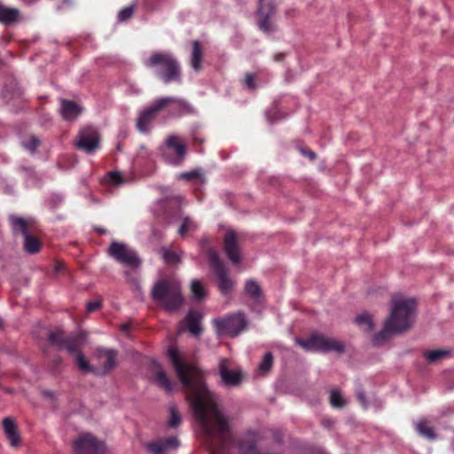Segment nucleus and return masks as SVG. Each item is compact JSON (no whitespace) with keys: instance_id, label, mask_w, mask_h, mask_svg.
<instances>
[{"instance_id":"4","label":"nucleus","mask_w":454,"mask_h":454,"mask_svg":"<svg viewBox=\"0 0 454 454\" xmlns=\"http://www.w3.org/2000/svg\"><path fill=\"white\" fill-rule=\"evenodd\" d=\"M296 344L301 347L306 351L313 352H337L342 353L344 351V344L329 336L315 333L310 335L308 339H296Z\"/></svg>"},{"instance_id":"44","label":"nucleus","mask_w":454,"mask_h":454,"mask_svg":"<svg viewBox=\"0 0 454 454\" xmlns=\"http://www.w3.org/2000/svg\"><path fill=\"white\" fill-rule=\"evenodd\" d=\"M101 307V302L99 301H90L87 304V311L93 312L98 309Z\"/></svg>"},{"instance_id":"38","label":"nucleus","mask_w":454,"mask_h":454,"mask_svg":"<svg viewBox=\"0 0 454 454\" xmlns=\"http://www.w3.org/2000/svg\"><path fill=\"white\" fill-rule=\"evenodd\" d=\"M49 340L52 344L57 345L60 348L67 338H64L62 331H57L49 333Z\"/></svg>"},{"instance_id":"40","label":"nucleus","mask_w":454,"mask_h":454,"mask_svg":"<svg viewBox=\"0 0 454 454\" xmlns=\"http://www.w3.org/2000/svg\"><path fill=\"white\" fill-rule=\"evenodd\" d=\"M133 12H134L133 5H129V6H127L125 8L121 9L118 13V20L120 21H126L132 16Z\"/></svg>"},{"instance_id":"11","label":"nucleus","mask_w":454,"mask_h":454,"mask_svg":"<svg viewBox=\"0 0 454 454\" xmlns=\"http://www.w3.org/2000/svg\"><path fill=\"white\" fill-rule=\"evenodd\" d=\"M208 260L211 268L215 272L219 281V289L220 291L227 294L233 286L232 280L228 277L227 271L221 262L218 254L215 250H210L208 253Z\"/></svg>"},{"instance_id":"25","label":"nucleus","mask_w":454,"mask_h":454,"mask_svg":"<svg viewBox=\"0 0 454 454\" xmlns=\"http://www.w3.org/2000/svg\"><path fill=\"white\" fill-rule=\"evenodd\" d=\"M415 428L418 434L428 440L436 439V434L434 429L429 427L428 422L426 419H420L415 423Z\"/></svg>"},{"instance_id":"39","label":"nucleus","mask_w":454,"mask_h":454,"mask_svg":"<svg viewBox=\"0 0 454 454\" xmlns=\"http://www.w3.org/2000/svg\"><path fill=\"white\" fill-rule=\"evenodd\" d=\"M231 361L228 358H221L218 364V373L220 377L223 376V372H230L232 371Z\"/></svg>"},{"instance_id":"17","label":"nucleus","mask_w":454,"mask_h":454,"mask_svg":"<svg viewBox=\"0 0 454 454\" xmlns=\"http://www.w3.org/2000/svg\"><path fill=\"white\" fill-rule=\"evenodd\" d=\"M161 111L157 107V100H155L148 108L142 112L137 119V129L140 132L146 133L150 129V124L155 115Z\"/></svg>"},{"instance_id":"16","label":"nucleus","mask_w":454,"mask_h":454,"mask_svg":"<svg viewBox=\"0 0 454 454\" xmlns=\"http://www.w3.org/2000/svg\"><path fill=\"white\" fill-rule=\"evenodd\" d=\"M224 252L232 263L238 264L240 262L241 257L238 248V239L233 231H229L225 234Z\"/></svg>"},{"instance_id":"49","label":"nucleus","mask_w":454,"mask_h":454,"mask_svg":"<svg viewBox=\"0 0 454 454\" xmlns=\"http://www.w3.org/2000/svg\"><path fill=\"white\" fill-rule=\"evenodd\" d=\"M128 328H129V326L127 325H122L123 331H125V332L128 331Z\"/></svg>"},{"instance_id":"41","label":"nucleus","mask_w":454,"mask_h":454,"mask_svg":"<svg viewBox=\"0 0 454 454\" xmlns=\"http://www.w3.org/2000/svg\"><path fill=\"white\" fill-rule=\"evenodd\" d=\"M199 175L200 174H199L198 171L192 170V171H190V172H184V173L179 174L178 178L179 179L187 180V181H191V180H193L195 178H198Z\"/></svg>"},{"instance_id":"42","label":"nucleus","mask_w":454,"mask_h":454,"mask_svg":"<svg viewBox=\"0 0 454 454\" xmlns=\"http://www.w3.org/2000/svg\"><path fill=\"white\" fill-rule=\"evenodd\" d=\"M110 184H119L121 183V177L120 173L118 172H111L109 174V180Z\"/></svg>"},{"instance_id":"2","label":"nucleus","mask_w":454,"mask_h":454,"mask_svg":"<svg viewBox=\"0 0 454 454\" xmlns=\"http://www.w3.org/2000/svg\"><path fill=\"white\" fill-rule=\"evenodd\" d=\"M152 298L167 312L178 310L184 301L179 280L173 277L158 280L152 289Z\"/></svg>"},{"instance_id":"33","label":"nucleus","mask_w":454,"mask_h":454,"mask_svg":"<svg viewBox=\"0 0 454 454\" xmlns=\"http://www.w3.org/2000/svg\"><path fill=\"white\" fill-rule=\"evenodd\" d=\"M75 357V363L77 366L83 372H92L95 373V368L90 366V363L85 358L82 352H77Z\"/></svg>"},{"instance_id":"36","label":"nucleus","mask_w":454,"mask_h":454,"mask_svg":"<svg viewBox=\"0 0 454 454\" xmlns=\"http://www.w3.org/2000/svg\"><path fill=\"white\" fill-rule=\"evenodd\" d=\"M330 402L331 404L336 408H341L345 404V401L343 400L340 391L337 389H333L331 391Z\"/></svg>"},{"instance_id":"31","label":"nucleus","mask_w":454,"mask_h":454,"mask_svg":"<svg viewBox=\"0 0 454 454\" xmlns=\"http://www.w3.org/2000/svg\"><path fill=\"white\" fill-rule=\"evenodd\" d=\"M21 145L27 151L35 153L41 145V142L35 135H29L22 140Z\"/></svg>"},{"instance_id":"50","label":"nucleus","mask_w":454,"mask_h":454,"mask_svg":"<svg viewBox=\"0 0 454 454\" xmlns=\"http://www.w3.org/2000/svg\"><path fill=\"white\" fill-rule=\"evenodd\" d=\"M266 116H267V118L269 119V121H270V122H272V121H273V120L270 117L269 113H267V114H266Z\"/></svg>"},{"instance_id":"22","label":"nucleus","mask_w":454,"mask_h":454,"mask_svg":"<svg viewBox=\"0 0 454 454\" xmlns=\"http://www.w3.org/2000/svg\"><path fill=\"white\" fill-rule=\"evenodd\" d=\"M221 381L224 386L236 387L242 382V373L240 369H233L230 372H223Z\"/></svg>"},{"instance_id":"6","label":"nucleus","mask_w":454,"mask_h":454,"mask_svg":"<svg viewBox=\"0 0 454 454\" xmlns=\"http://www.w3.org/2000/svg\"><path fill=\"white\" fill-rule=\"evenodd\" d=\"M9 219L12 232L15 235H17L18 233L23 235L24 248L26 252L29 254L37 253L40 250L41 245L39 240L35 237L29 234L32 221L26 220L22 217H18L15 215H11Z\"/></svg>"},{"instance_id":"13","label":"nucleus","mask_w":454,"mask_h":454,"mask_svg":"<svg viewBox=\"0 0 454 454\" xmlns=\"http://www.w3.org/2000/svg\"><path fill=\"white\" fill-rule=\"evenodd\" d=\"M76 147L86 153H93L99 147V135L96 129L88 127L82 129L75 142Z\"/></svg>"},{"instance_id":"5","label":"nucleus","mask_w":454,"mask_h":454,"mask_svg":"<svg viewBox=\"0 0 454 454\" xmlns=\"http://www.w3.org/2000/svg\"><path fill=\"white\" fill-rule=\"evenodd\" d=\"M159 151L164 161L172 166H180L186 155L185 143L176 135H168L160 145Z\"/></svg>"},{"instance_id":"3","label":"nucleus","mask_w":454,"mask_h":454,"mask_svg":"<svg viewBox=\"0 0 454 454\" xmlns=\"http://www.w3.org/2000/svg\"><path fill=\"white\" fill-rule=\"evenodd\" d=\"M144 64L146 67L153 68L154 74L165 83L181 82L180 65L169 52H154Z\"/></svg>"},{"instance_id":"45","label":"nucleus","mask_w":454,"mask_h":454,"mask_svg":"<svg viewBox=\"0 0 454 454\" xmlns=\"http://www.w3.org/2000/svg\"><path fill=\"white\" fill-rule=\"evenodd\" d=\"M301 153L305 156H308L310 160L316 159V153L312 151L301 150Z\"/></svg>"},{"instance_id":"1","label":"nucleus","mask_w":454,"mask_h":454,"mask_svg":"<svg viewBox=\"0 0 454 454\" xmlns=\"http://www.w3.org/2000/svg\"><path fill=\"white\" fill-rule=\"evenodd\" d=\"M417 301L414 298L395 295L392 298L390 315L384 323L383 329L372 339L376 346L382 345L389 335L402 333L414 323Z\"/></svg>"},{"instance_id":"10","label":"nucleus","mask_w":454,"mask_h":454,"mask_svg":"<svg viewBox=\"0 0 454 454\" xmlns=\"http://www.w3.org/2000/svg\"><path fill=\"white\" fill-rule=\"evenodd\" d=\"M117 351L113 348H98L95 356L98 367H95V374L104 376L113 371L117 365Z\"/></svg>"},{"instance_id":"12","label":"nucleus","mask_w":454,"mask_h":454,"mask_svg":"<svg viewBox=\"0 0 454 454\" xmlns=\"http://www.w3.org/2000/svg\"><path fill=\"white\" fill-rule=\"evenodd\" d=\"M157 100V107L167 110L171 115H183L192 112L191 105L184 99L176 97H162Z\"/></svg>"},{"instance_id":"29","label":"nucleus","mask_w":454,"mask_h":454,"mask_svg":"<svg viewBox=\"0 0 454 454\" xmlns=\"http://www.w3.org/2000/svg\"><path fill=\"white\" fill-rule=\"evenodd\" d=\"M191 291L195 300H202L206 297L207 292L202 283L198 279H193L191 283Z\"/></svg>"},{"instance_id":"37","label":"nucleus","mask_w":454,"mask_h":454,"mask_svg":"<svg viewBox=\"0 0 454 454\" xmlns=\"http://www.w3.org/2000/svg\"><path fill=\"white\" fill-rule=\"evenodd\" d=\"M273 356L271 353L268 352L263 356L262 362L259 364V370L262 372H267L272 366Z\"/></svg>"},{"instance_id":"43","label":"nucleus","mask_w":454,"mask_h":454,"mask_svg":"<svg viewBox=\"0 0 454 454\" xmlns=\"http://www.w3.org/2000/svg\"><path fill=\"white\" fill-rule=\"evenodd\" d=\"M254 78L253 76V74H247L245 77V84L246 86L248 88V89H254L255 88V84H254Z\"/></svg>"},{"instance_id":"47","label":"nucleus","mask_w":454,"mask_h":454,"mask_svg":"<svg viewBox=\"0 0 454 454\" xmlns=\"http://www.w3.org/2000/svg\"><path fill=\"white\" fill-rule=\"evenodd\" d=\"M43 395L48 397L53 396V393L51 391H43Z\"/></svg>"},{"instance_id":"30","label":"nucleus","mask_w":454,"mask_h":454,"mask_svg":"<svg viewBox=\"0 0 454 454\" xmlns=\"http://www.w3.org/2000/svg\"><path fill=\"white\" fill-rule=\"evenodd\" d=\"M160 254L166 263L175 265L180 262V255L168 248H162Z\"/></svg>"},{"instance_id":"34","label":"nucleus","mask_w":454,"mask_h":454,"mask_svg":"<svg viewBox=\"0 0 454 454\" xmlns=\"http://www.w3.org/2000/svg\"><path fill=\"white\" fill-rule=\"evenodd\" d=\"M168 411L169 419L168 420V425L169 427L176 428L181 424V416L176 406H170Z\"/></svg>"},{"instance_id":"18","label":"nucleus","mask_w":454,"mask_h":454,"mask_svg":"<svg viewBox=\"0 0 454 454\" xmlns=\"http://www.w3.org/2000/svg\"><path fill=\"white\" fill-rule=\"evenodd\" d=\"M3 428L10 444L12 447H18L20 444V436L15 421L10 417L4 418L3 419Z\"/></svg>"},{"instance_id":"23","label":"nucleus","mask_w":454,"mask_h":454,"mask_svg":"<svg viewBox=\"0 0 454 454\" xmlns=\"http://www.w3.org/2000/svg\"><path fill=\"white\" fill-rule=\"evenodd\" d=\"M245 294L253 299L254 301L259 302L262 298V289L259 284L253 280L249 279L246 282L245 285Z\"/></svg>"},{"instance_id":"9","label":"nucleus","mask_w":454,"mask_h":454,"mask_svg":"<svg viewBox=\"0 0 454 454\" xmlns=\"http://www.w3.org/2000/svg\"><path fill=\"white\" fill-rule=\"evenodd\" d=\"M74 454H104L106 445L93 434L83 433L74 442Z\"/></svg>"},{"instance_id":"15","label":"nucleus","mask_w":454,"mask_h":454,"mask_svg":"<svg viewBox=\"0 0 454 454\" xmlns=\"http://www.w3.org/2000/svg\"><path fill=\"white\" fill-rule=\"evenodd\" d=\"M274 14V6L267 0H259L258 15L260 17L259 27L265 33L273 31V25L270 18Z\"/></svg>"},{"instance_id":"7","label":"nucleus","mask_w":454,"mask_h":454,"mask_svg":"<svg viewBox=\"0 0 454 454\" xmlns=\"http://www.w3.org/2000/svg\"><path fill=\"white\" fill-rule=\"evenodd\" d=\"M108 254L115 261L126 267L137 268L141 263L137 253L131 247L121 242H112L108 248Z\"/></svg>"},{"instance_id":"26","label":"nucleus","mask_w":454,"mask_h":454,"mask_svg":"<svg viewBox=\"0 0 454 454\" xmlns=\"http://www.w3.org/2000/svg\"><path fill=\"white\" fill-rule=\"evenodd\" d=\"M18 15L19 11L17 9L0 6V22L11 24L17 20Z\"/></svg>"},{"instance_id":"27","label":"nucleus","mask_w":454,"mask_h":454,"mask_svg":"<svg viewBox=\"0 0 454 454\" xmlns=\"http://www.w3.org/2000/svg\"><path fill=\"white\" fill-rule=\"evenodd\" d=\"M450 356V351L447 349H434L427 350L425 352V357L427 362L431 364H436L442 359L448 357Z\"/></svg>"},{"instance_id":"8","label":"nucleus","mask_w":454,"mask_h":454,"mask_svg":"<svg viewBox=\"0 0 454 454\" xmlns=\"http://www.w3.org/2000/svg\"><path fill=\"white\" fill-rule=\"evenodd\" d=\"M216 331L220 334H227L231 337H236L246 328L247 322L244 314L237 313L230 315L224 318L215 319L214 321Z\"/></svg>"},{"instance_id":"21","label":"nucleus","mask_w":454,"mask_h":454,"mask_svg":"<svg viewBox=\"0 0 454 454\" xmlns=\"http://www.w3.org/2000/svg\"><path fill=\"white\" fill-rule=\"evenodd\" d=\"M200 319L201 316L198 311H189L186 316L185 320L188 330L194 336H199L201 333Z\"/></svg>"},{"instance_id":"14","label":"nucleus","mask_w":454,"mask_h":454,"mask_svg":"<svg viewBox=\"0 0 454 454\" xmlns=\"http://www.w3.org/2000/svg\"><path fill=\"white\" fill-rule=\"evenodd\" d=\"M179 445L178 438L170 436L148 443L146 449L151 454H166L170 450H176Z\"/></svg>"},{"instance_id":"24","label":"nucleus","mask_w":454,"mask_h":454,"mask_svg":"<svg viewBox=\"0 0 454 454\" xmlns=\"http://www.w3.org/2000/svg\"><path fill=\"white\" fill-rule=\"evenodd\" d=\"M202 49L198 41L192 42V50L191 56V66L195 71H199L201 67Z\"/></svg>"},{"instance_id":"35","label":"nucleus","mask_w":454,"mask_h":454,"mask_svg":"<svg viewBox=\"0 0 454 454\" xmlns=\"http://www.w3.org/2000/svg\"><path fill=\"white\" fill-rule=\"evenodd\" d=\"M198 229V224L190 217H184L183 223L181 224L178 232L181 235H184L186 232L194 231Z\"/></svg>"},{"instance_id":"19","label":"nucleus","mask_w":454,"mask_h":454,"mask_svg":"<svg viewBox=\"0 0 454 454\" xmlns=\"http://www.w3.org/2000/svg\"><path fill=\"white\" fill-rule=\"evenodd\" d=\"M82 112V107L72 100L62 99L60 113L64 119L73 121Z\"/></svg>"},{"instance_id":"46","label":"nucleus","mask_w":454,"mask_h":454,"mask_svg":"<svg viewBox=\"0 0 454 454\" xmlns=\"http://www.w3.org/2000/svg\"><path fill=\"white\" fill-rule=\"evenodd\" d=\"M357 398L363 405H365V395L363 391L357 392Z\"/></svg>"},{"instance_id":"20","label":"nucleus","mask_w":454,"mask_h":454,"mask_svg":"<svg viewBox=\"0 0 454 454\" xmlns=\"http://www.w3.org/2000/svg\"><path fill=\"white\" fill-rule=\"evenodd\" d=\"M152 364L154 370V378L158 385L164 388L167 393H171L173 390V384L168 380L160 365L156 361H153Z\"/></svg>"},{"instance_id":"32","label":"nucleus","mask_w":454,"mask_h":454,"mask_svg":"<svg viewBox=\"0 0 454 454\" xmlns=\"http://www.w3.org/2000/svg\"><path fill=\"white\" fill-rule=\"evenodd\" d=\"M60 348H64L68 351V353L76 356L77 352H82L79 349V344L75 338L67 337V340H64Z\"/></svg>"},{"instance_id":"48","label":"nucleus","mask_w":454,"mask_h":454,"mask_svg":"<svg viewBox=\"0 0 454 454\" xmlns=\"http://www.w3.org/2000/svg\"><path fill=\"white\" fill-rule=\"evenodd\" d=\"M63 268H64L63 264H59V265H56L55 270L56 271H60Z\"/></svg>"},{"instance_id":"28","label":"nucleus","mask_w":454,"mask_h":454,"mask_svg":"<svg viewBox=\"0 0 454 454\" xmlns=\"http://www.w3.org/2000/svg\"><path fill=\"white\" fill-rule=\"evenodd\" d=\"M355 322L365 332H372L373 330V321L372 316L367 313H362L355 318Z\"/></svg>"}]
</instances>
